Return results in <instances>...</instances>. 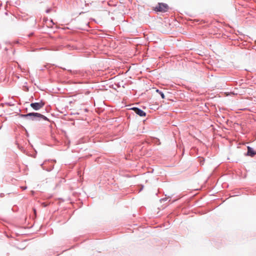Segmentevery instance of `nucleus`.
<instances>
[{"instance_id": "9b49d317", "label": "nucleus", "mask_w": 256, "mask_h": 256, "mask_svg": "<svg viewBox=\"0 0 256 256\" xmlns=\"http://www.w3.org/2000/svg\"><path fill=\"white\" fill-rule=\"evenodd\" d=\"M98 80H97L96 83H98Z\"/></svg>"}, {"instance_id": "f8f14e48", "label": "nucleus", "mask_w": 256, "mask_h": 256, "mask_svg": "<svg viewBox=\"0 0 256 256\" xmlns=\"http://www.w3.org/2000/svg\"><path fill=\"white\" fill-rule=\"evenodd\" d=\"M36 210H34V212L35 214H36Z\"/></svg>"}, {"instance_id": "7ed1b4c3", "label": "nucleus", "mask_w": 256, "mask_h": 256, "mask_svg": "<svg viewBox=\"0 0 256 256\" xmlns=\"http://www.w3.org/2000/svg\"><path fill=\"white\" fill-rule=\"evenodd\" d=\"M30 106L34 110H38L44 106V102L41 101L39 102L31 103Z\"/></svg>"}, {"instance_id": "9d476101", "label": "nucleus", "mask_w": 256, "mask_h": 256, "mask_svg": "<svg viewBox=\"0 0 256 256\" xmlns=\"http://www.w3.org/2000/svg\"><path fill=\"white\" fill-rule=\"evenodd\" d=\"M156 92H158L160 94V92L158 90H156Z\"/></svg>"}, {"instance_id": "6e6552de", "label": "nucleus", "mask_w": 256, "mask_h": 256, "mask_svg": "<svg viewBox=\"0 0 256 256\" xmlns=\"http://www.w3.org/2000/svg\"><path fill=\"white\" fill-rule=\"evenodd\" d=\"M22 190H24L26 188V187H22Z\"/></svg>"}, {"instance_id": "f257e3e1", "label": "nucleus", "mask_w": 256, "mask_h": 256, "mask_svg": "<svg viewBox=\"0 0 256 256\" xmlns=\"http://www.w3.org/2000/svg\"><path fill=\"white\" fill-rule=\"evenodd\" d=\"M21 117L27 118L30 117L32 120H36L37 118H42L45 120H48V118L44 115L37 112H30L26 114H21Z\"/></svg>"}, {"instance_id": "39448f33", "label": "nucleus", "mask_w": 256, "mask_h": 256, "mask_svg": "<svg viewBox=\"0 0 256 256\" xmlns=\"http://www.w3.org/2000/svg\"><path fill=\"white\" fill-rule=\"evenodd\" d=\"M256 154V152H254L253 149L250 146L248 147V155L250 156H254Z\"/></svg>"}, {"instance_id": "20e7f679", "label": "nucleus", "mask_w": 256, "mask_h": 256, "mask_svg": "<svg viewBox=\"0 0 256 256\" xmlns=\"http://www.w3.org/2000/svg\"><path fill=\"white\" fill-rule=\"evenodd\" d=\"M135 113H136L137 114L140 116H146V112H144L142 110L138 108H132Z\"/></svg>"}, {"instance_id": "0eeeda50", "label": "nucleus", "mask_w": 256, "mask_h": 256, "mask_svg": "<svg viewBox=\"0 0 256 256\" xmlns=\"http://www.w3.org/2000/svg\"><path fill=\"white\" fill-rule=\"evenodd\" d=\"M102 86H100V84H98V86H97V87H98V88H100ZM100 90H106V88H99Z\"/></svg>"}, {"instance_id": "423d86ee", "label": "nucleus", "mask_w": 256, "mask_h": 256, "mask_svg": "<svg viewBox=\"0 0 256 256\" xmlns=\"http://www.w3.org/2000/svg\"><path fill=\"white\" fill-rule=\"evenodd\" d=\"M160 94L162 98H164V95L162 92H160Z\"/></svg>"}, {"instance_id": "f03ea898", "label": "nucleus", "mask_w": 256, "mask_h": 256, "mask_svg": "<svg viewBox=\"0 0 256 256\" xmlns=\"http://www.w3.org/2000/svg\"><path fill=\"white\" fill-rule=\"evenodd\" d=\"M168 8V6L166 4L160 3L155 8V10L160 12H166Z\"/></svg>"}, {"instance_id": "1a4fd4ad", "label": "nucleus", "mask_w": 256, "mask_h": 256, "mask_svg": "<svg viewBox=\"0 0 256 256\" xmlns=\"http://www.w3.org/2000/svg\"><path fill=\"white\" fill-rule=\"evenodd\" d=\"M100 70H99V71H98V72H97L96 74H97V76H98V75H100Z\"/></svg>"}]
</instances>
